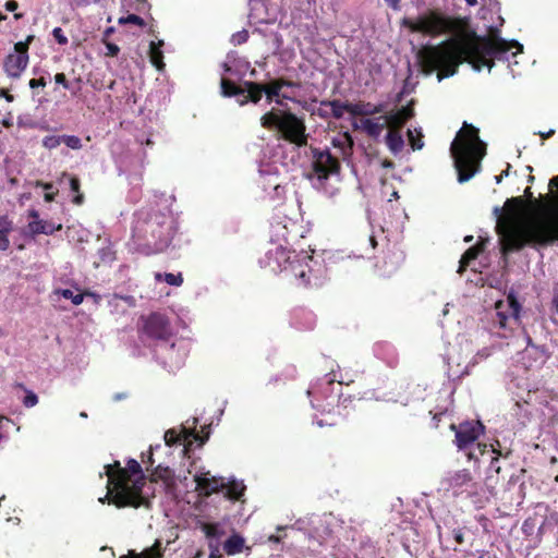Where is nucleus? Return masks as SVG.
Segmentation results:
<instances>
[{
	"instance_id": "obj_1",
	"label": "nucleus",
	"mask_w": 558,
	"mask_h": 558,
	"mask_svg": "<svg viewBox=\"0 0 558 558\" xmlns=\"http://www.w3.org/2000/svg\"><path fill=\"white\" fill-rule=\"evenodd\" d=\"M523 46L515 41H508L499 36L489 38H477L462 43L456 39L445 40L436 46H427L420 50L418 58L427 73L437 70V80L441 82L445 77L456 74L458 66L466 61L474 71L480 72L484 68L488 71L494 65V60H502L512 66L511 58L521 53ZM513 64H518L513 61Z\"/></svg>"
},
{
	"instance_id": "obj_2",
	"label": "nucleus",
	"mask_w": 558,
	"mask_h": 558,
	"mask_svg": "<svg viewBox=\"0 0 558 558\" xmlns=\"http://www.w3.org/2000/svg\"><path fill=\"white\" fill-rule=\"evenodd\" d=\"M505 205L508 208L505 216L500 215L498 207L494 209L498 216L496 230L504 253L520 250L529 243H546L553 239L550 223L542 217L526 215L519 198H510Z\"/></svg>"
},
{
	"instance_id": "obj_3",
	"label": "nucleus",
	"mask_w": 558,
	"mask_h": 558,
	"mask_svg": "<svg viewBox=\"0 0 558 558\" xmlns=\"http://www.w3.org/2000/svg\"><path fill=\"white\" fill-rule=\"evenodd\" d=\"M353 151V140L348 133H340L331 141V147L313 150V169L311 177L313 186L329 197L335 196L339 191V159L348 165L351 163Z\"/></svg>"
},
{
	"instance_id": "obj_4",
	"label": "nucleus",
	"mask_w": 558,
	"mask_h": 558,
	"mask_svg": "<svg viewBox=\"0 0 558 558\" xmlns=\"http://www.w3.org/2000/svg\"><path fill=\"white\" fill-rule=\"evenodd\" d=\"M262 264L272 272L286 271L293 275L300 284L304 286L319 284L324 275L323 264L313 258L308 252L302 251L295 254L282 243L271 245Z\"/></svg>"
},
{
	"instance_id": "obj_5",
	"label": "nucleus",
	"mask_w": 558,
	"mask_h": 558,
	"mask_svg": "<svg viewBox=\"0 0 558 558\" xmlns=\"http://www.w3.org/2000/svg\"><path fill=\"white\" fill-rule=\"evenodd\" d=\"M108 476V494L105 498H111V501L118 507L133 506L138 507L142 501V489L145 485V477L140 463L130 459L126 468L114 465L106 466Z\"/></svg>"
},
{
	"instance_id": "obj_6",
	"label": "nucleus",
	"mask_w": 558,
	"mask_h": 558,
	"mask_svg": "<svg viewBox=\"0 0 558 558\" xmlns=\"http://www.w3.org/2000/svg\"><path fill=\"white\" fill-rule=\"evenodd\" d=\"M458 181H469L480 168V162L486 154V145L478 136V130L464 123L450 147Z\"/></svg>"
},
{
	"instance_id": "obj_7",
	"label": "nucleus",
	"mask_w": 558,
	"mask_h": 558,
	"mask_svg": "<svg viewBox=\"0 0 558 558\" xmlns=\"http://www.w3.org/2000/svg\"><path fill=\"white\" fill-rule=\"evenodd\" d=\"M402 25L411 33H421L428 36L454 34L462 28L460 20L436 11H428L416 17H405L402 20Z\"/></svg>"
},
{
	"instance_id": "obj_8",
	"label": "nucleus",
	"mask_w": 558,
	"mask_h": 558,
	"mask_svg": "<svg viewBox=\"0 0 558 558\" xmlns=\"http://www.w3.org/2000/svg\"><path fill=\"white\" fill-rule=\"evenodd\" d=\"M171 219L165 215H153L147 219L138 217L133 227V236L145 240L147 245L154 244L156 251L168 245Z\"/></svg>"
},
{
	"instance_id": "obj_9",
	"label": "nucleus",
	"mask_w": 558,
	"mask_h": 558,
	"mask_svg": "<svg viewBox=\"0 0 558 558\" xmlns=\"http://www.w3.org/2000/svg\"><path fill=\"white\" fill-rule=\"evenodd\" d=\"M260 124L266 129L279 131L287 140L296 145H303L306 142L305 126L303 122L292 113L279 114L275 111H268L260 118Z\"/></svg>"
},
{
	"instance_id": "obj_10",
	"label": "nucleus",
	"mask_w": 558,
	"mask_h": 558,
	"mask_svg": "<svg viewBox=\"0 0 558 558\" xmlns=\"http://www.w3.org/2000/svg\"><path fill=\"white\" fill-rule=\"evenodd\" d=\"M190 351V344L185 339H170L160 344H155L157 359L170 372L181 368Z\"/></svg>"
},
{
	"instance_id": "obj_11",
	"label": "nucleus",
	"mask_w": 558,
	"mask_h": 558,
	"mask_svg": "<svg viewBox=\"0 0 558 558\" xmlns=\"http://www.w3.org/2000/svg\"><path fill=\"white\" fill-rule=\"evenodd\" d=\"M441 486L453 496L465 495L468 497L480 495L482 488L466 469L448 472L441 480Z\"/></svg>"
},
{
	"instance_id": "obj_12",
	"label": "nucleus",
	"mask_w": 558,
	"mask_h": 558,
	"mask_svg": "<svg viewBox=\"0 0 558 558\" xmlns=\"http://www.w3.org/2000/svg\"><path fill=\"white\" fill-rule=\"evenodd\" d=\"M221 94L225 97H236V101L240 106H244L248 101L254 104L258 102L264 94V87L262 84L254 82H245L243 87L236 86L228 78H221Z\"/></svg>"
},
{
	"instance_id": "obj_13",
	"label": "nucleus",
	"mask_w": 558,
	"mask_h": 558,
	"mask_svg": "<svg viewBox=\"0 0 558 558\" xmlns=\"http://www.w3.org/2000/svg\"><path fill=\"white\" fill-rule=\"evenodd\" d=\"M258 185L272 201H280L284 194V186L279 177V168L276 163H260L258 170Z\"/></svg>"
},
{
	"instance_id": "obj_14",
	"label": "nucleus",
	"mask_w": 558,
	"mask_h": 558,
	"mask_svg": "<svg viewBox=\"0 0 558 558\" xmlns=\"http://www.w3.org/2000/svg\"><path fill=\"white\" fill-rule=\"evenodd\" d=\"M33 36H28L25 41H19L14 45L13 51L3 60V71L12 80H17L28 65V45Z\"/></svg>"
},
{
	"instance_id": "obj_15",
	"label": "nucleus",
	"mask_w": 558,
	"mask_h": 558,
	"mask_svg": "<svg viewBox=\"0 0 558 558\" xmlns=\"http://www.w3.org/2000/svg\"><path fill=\"white\" fill-rule=\"evenodd\" d=\"M142 333L160 344L172 339V329L169 319L159 313H153L144 319Z\"/></svg>"
},
{
	"instance_id": "obj_16",
	"label": "nucleus",
	"mask_w": 558,
	"mask_h": 558,
	"mask_svg": "<svg viewBox=\"0 0 558 558\" xmlns=\"http://www.w3.org/2000/svg\"><path fill=\"white\" fill-rule=\"evenodd\" d=\"M263 87L268 104L283 107L287 100L294 101L298 96V86L283 80L271 81Z\"/></svg>"
},
{
	"instance_id": "obj_17",
	"label": "nucleus",
	"mask_w": 558,
	"mask_h": 558,
	"mask_svg": "<svg viewBox=\"0 0 558 558\" xmlns=\"http://www.w3.org/2000/svg\"><path fill=\"white\" fill-rule=\"evenodd\" d=\"M496 316L500 328L512 327L519 324L521 306L515 295L510 292L506 300L496 302Z\"/></svg>"
},
{
	"instance_id": "obj_18",
	"label": "nucleus",
	"mask_w": 558,
	"mask_h": 558,
	"mask_svg": "<svg viewBox=\"0 0 558 558\" xmlns=\"http://www.w3.org/2000/svg\"><path fill=\"white\" fill-rule=\"evenodd\" d=\"M194 490L199 496L208 497L218 493L225 487L226 478L222 476H214L209 471L198 470L193 475Z\"/></svg>"
},
{
	"instance_id": "obj_19",
	"label": "nucleus",
	"mask_w": 558,
	"mask_h": 558,
	"mask_svg": "<svg viewBox=\"0 0 558 558\" xmlns=\"http://www.w3.org/2000/svg\"><path fill=\"white\" fill-rule=\"evenodd\" d=\"M451 428L456 430V444L459 449L469 448L484 432V426L480 421L464 422L458 427L451 425Z\"/></svg>"
},
{
	"instance_id": "obj_20",
	"label": "nucleus",
	"mask_w": 558,
	"mask_h": 558,
	"mask_svg": "<svg viewBox=\"0 0 558 558\" xmlns=\"http://www.w3.org/2000/svg\"><path fill=\"white\" fill-rule=\"evenodd\" d=\"M28 218L31 219L27 223V231L33 236L38 234L50 235L56 231L62 229L61 223H54L52 221L44 220L39 217V214L35 209L28 210Z\"/></svg>"
},
{
	"instance_id": "obj_21",
	"label": "nucleus",
	"mask_w": 558,
	"mask_h": 558,
	"mask_svg": "<svg viewBox=\"0 0 558 558\" xmlns=\"http://www.w3.org/2000/svg\"><path fill=\"white\" fill-rule=\"evenodd\" d=\"M248 19L253 24H268L276 20V10L269 8L264 0H250Z\"/></svg>"
},
{
	"instance_id": "obj_22",
	"label": "nucleus",
	"mask_w": 558,
	"mask_h": 558,
	"mask_svg": "<svg viewBox=\"0 0 558 558\" xmlns=\"http://www.w3.org/2000/svg\"><path fill=\"white\" fill-rule=\"evenodd\" d=\"M196 424V420L193 421L192 426H182L179 430L177 429H169L165 433L163 439L168 446L174 445V444H181L189 441L190 444L193 440L199 439V436L195 434L194 427Z\"/></svg>"
},
{
	"instance_id": "obj_23",
	"label": "nucleus",
	"mask_w": 558,
	"mask_h": 558,
	"mask_svg": "<svg viewBox=\"0 0 558 558\" xmlns=\"http://www.w3.org/2000/svg\"><path fill=\"white\" fill-rule=\"evenodd\" d=\"M413 109L410 105L401 107L396 111L388 112L384 116L385 123L391 129H399L409 119L413 117Z\"/></svg>"
},
{
	"instance_id": "obj_24",
	"label": "nucleus",
	"mask_w": 558,
	"mask_h": 558,
	"mask_svg": "<svg viewBox=\"0 0 558 558\" xmlns=\"http://www.w3.org/2000/svg\"><path fill=\"white\" fill-rule=\"evenodd\" d=\"M154 478L161 480L170 493L174 495L182 493V490L179 488V484L177 483V478H174L173 473L169 468H158L154 474ZM178 482L181 484L183 481L178 478Z\"/></svg>"
},
{
	"instance_id": "obj_25",
	"label": "nucleus",
	"mask_w": 558,
	"mask_h": 558,
	"mask_svg": "<svg viewBox=\"0 0 558 558\" xmlns=\"http://www.w3.org/2000/svg\"><path fill=\"white\" fill-rule=\"evenodd\" d=\"M381 119L384 118L362 119L360 122H353L352 125L354 129L362 130L368 136L378 137L381 134L385 125L383 122H380Z\"/></svg>"
},
{
	"instance_id": "obj_26",
	"label": "nucleus",
	"mask_w": 558,
	"mask_h": 558,
	"mask_svg": "<svg viewBox=\"0 0 558 558\" xmlns=\"http://www.w3.org/2000/svg\"><path fill=\"white\" fill-rule=\"evenodd\" d=\"M295 234H292V230L289 229L287 223L276 222L271 226V245L282 243L288 244Z\"/></svg>"
},
{
	"instance_id": "obj_27",
	"label": "nucleus",
	"mask_w": 558,
	"mask_h": 558,
	"mask_svg": "<svg viewBox=\"0 0 558 558\" xmlns=\"http://www.w3.org/2000/svg\"><path fill=\"white\" fill-rule=\"evenodd\" d=\"M383 111V106L373 105L371 102H350L349 113L352 116H373L376 113H380Z\"/></svg>"
},
{
	"instance_id": "obj_28",
	"label": "nucleus",
	"mask_w": 558,
	"mask_h": 558,
	"mask_svg": "<svg viewBox=\"0 0 558 558\" xmlns=\"http://www.w3.org/2000/svg\"><path fill=\"white\" fill-rule=\"evenodd\" d=\"M222 489L226 490V497L228 499L240 500L241 497L244 495L246 486L244 485L243 481L230 477L226 480V484Z\"/></svg>"
},
{
	"instance_id": "obj_29",
	"label": "nucleus",
	"mask_w": 558,
	"mask_h": 558,
	"mask_svg": "<svg viewBox=\"0 0 558 558\" xmlns=\"http://www.w3.org/2000/svg\"><path fill=\"white\" fill-rule=\"evenodd\" d=\"M162 46H163V40L150 41V44H149V59H150L151 64L158 71H162L165 68L163 53L161 50Z\"/></svg>"
},
{
	"instance_id": "obj_30",
	"label": "nucleus",
	"mask_w": 558,
	"mask_h": 558,
	"mask_svg": "<svg viewBox=\"0 0 558 558\" xmlns=\"http://www.w3.org/2000/svg\"><path fill=\"white\" fill-rule=\"evenodd\" d=\"M13 230V222L8 216L0 217V251H7L10 247L9 234Z\"/></svg>"
},
{
	"instance_id": "obj_31",
	"label": "nucleus",
	"mask_w": 558,
	"mask_h": 558,
	"mask_svg": "<svg viewBox=\"0 0 558 558\" xmlns=\"http://www.w3.org/2000/svg\"><path fill=\"white\" fill-rule=\"evenodd\" d=\"M245 541L240 534H232L225 543L223 550L227 555H236L244 548Z\"/></svg>"
},
{
	"instance_id": "obj_32",
	"label": "nucleus",
	"mask_w": 558,
	"mask_h": 558,
	"mask_svg": "<svg viewBox=\"0 0 558 558\" xmlns=\"http://www.w3.org/2000/svg\"><path fill=\"white\" fill-rule=\"evenodd\" d=\"M386 144L390 151L397 155L403 149L404 141L398 131L391 130L386 136Z\"/></svg>"
},
{
	"instance_id": "obj_33",
	"label": "nucleus",
	"mask_w": 558,
	"mask_h": 558,
	"mask_svg": "<svg viewBox=\"0 0 558 558\" xmlns=\"http://www.w3.org/2000/svg\"><path fill=\"white\" fill-rule=\"evenodd\" d=\"M350 102H342L340 100L323 101L322 107L328 108L331 116L336 119L343 117L345 112H349Z\"/></svg>"
},
{
	"instance_id": "obj_34",
	"label": "nucleus",
	"mask_w": 558,
	"mask_h": 558,
	"mask_svg": "<svg viewBox=\"0 0 558 558\" xmlns=\"http://www.w3.org/2000/svg\"><path fill=\"white\" fill-rule=\"evenodd\" d=\"M199 529L206 538L221 539L225 535V531L219 523L201 522Z\"/></svg>"
},
{
	"instance_id": "obj_35",
	"label": "nucleus",
	"mask_w": 558,
	"mask_h": 558,
	"mask_svg": "<svg viewBox=\"0 0 558 558\" xmlns=\"http://www.w3.org/2000/svg\"><path fill=\"white\" fill-rule=\"evenodd\" d=\"M155 278L157 281H166L169 286H173V287H180L183 282V278H182V275L180 272L178 274H171V272H167V274H156L155 275Z\"/></svg>"
},
{
	"instance_id": "obj_36",
	"label": "nucleus",
	"mask_w": 558,
	"mask_h": 558,
	"mask_svg": "<svg viewBox=\"0 0 558 558\" xmlns=\"http://www.w3.org/2000/svg\"><path fill=\"white\" fill-rule=\"evenodd\" d=\"M125 303L128 307H134L136 305L135 298L132 295H119L112 294L108 299V306H113V304Z\"/></svg>"
},
{
	"instance_id": "obj_37",
	"label": "nucleus",
	"mask_w": 558,
	"mask_h": 558,
	"mask_svg": "<svg viewBox=\"0 0 558 558\" xmlns=\"http://www.w3.org/2000/svg\"><path fill=\"white\" fill-rule=\"evenodd\" d=\"M408 138L413 149H421L424 145L422 141V132L418 129H409Z\"/></svg>"
},
{
	"instance_id": "obj_38",
	"label": "nucleus",
	"mask_w": 558,
	"mask_h": 558,
	"mask_svg": "<svg viewBox=\"0 0 558 558\" xmlns=\"http://www.w3.org/2000/svg\"><path fill=\"white\" fill-rule=\"evenodd\" d=\"M478 252L480 248L477 246L470 247L461 257L459 271H462L466 266H469L471 260L476 258Z\"/></svg>"
},
{
	"instance_id": "obj_39",
	"label": "nucleus",
	"mask_w": 558,
	"mask_h": 558,
	"mask_svg": "<svg viewBox=\"0 0 558 558\" xmlns=\"http://www.w3.org/2000/svg\"><path fill=\"white\" fill-rule=\"evenodd\" d=\"M62 143H64L69 148L78 150L82 148V141L76 135H62Z\"/></svg>"
},
{
	"instance_id": "obj_40",
	"label": "nucleus",
	"mask_w": 558,
	"mask_h": 558,
	"mask_svg": "<svg viewBox=\"0 0 558 558\" xmlns=\"http://www.w3.org/2000/svg\"><path fill=\"white\" fill-rule=\"evenodd\" d=\"M58 293L62 295L64 299L71 300L74 305L82 304L84 300V294H74V292L70 289L60 290Z\"/></svg>"
},
{
	"instance_id": "obj_41",
	"label": "nucleus",
	"mask_w": 558,
	"mask_h": 558,
	"mask_svg": "<svg viewBox=\"0 0 558 558\" xmlns=\"http://www.w3.org/2000/svg\"><path fill=\"white\" fill-rule=\"evenodd\" d=\"M61 143H62V136H57V135H48V136H45L43 140L44 147H46L48 149H53V148L58 147Z\"/></svg>"
},
{
	"instance_id": "obj_42",
	"label": "nucleus",
	"mask_w": 558,
	"mask_h": 558,
	"mask_svg": "<svg viewBox=\"0 0 558 558\" xmlns=\"http://www.w3.org/2000/svg\"><path fill=\"white\" fill-rule=\"evenodd\" d=\"M119 24H128V23H132V24H135V25H138V26H144L145 25V22L144 20L136 15V14H129L126 16H122L119 19Z\"/></svg>"
},
{
	"instance_id": "obj_43",
	"label": "nucleus",
	"mask_w": 558,
	"mask_h": 558,
	"mask_svg": "<svg viewBox=\"0 0 558 558\" xmlns=\"http://www.w3.org/2000/svg\"><path fill=\"white\" fill-rule=\"evenodd\" d=\"M38 403V397L33 391H27L26 396L24 397L23 404L26 408H33Z\"/></svg>"
},
{
	"instance_id": "obj_44",
	"label": "nucleus",
	"mask_w": 558,
	"mask_h": 558,
	"mask_svg": "<svg viewBox=\"0 0 558 558\" xmlns=\"http://www.w3.org/2000/svg\"><path fill=\"white\" fill-rule=\"evenodd\" d=\"M52 35H53L54 39L58 41V44H60V45L68 44V38L65 37V35L63 34V31L60 27H54L52 31Z\"/></svg>"
},
{
	"instance_id": "obj_45",
	"label": "nucleus",
	"mask_w": 558,
	"mask_h": 558,
	"mask_svg": "<svg viewBox=\"0 0 558 558\" xmlns=\"http://www.w3.org/2000/svg\"><path fill=\"white\" fill-rule=\"evenodd\" d=\"M247 38H248V34L246 31L238 32L232 35V43L240 45V44L245 43L247 40Z\"/></svg>"
},
{
	"instance_id": "obj_46",
	"label": "nucleus",
	"mask_w": 558,
	"mask_h": 558,
	"mask_svg": "<svg viewBox=\"0 0 558 558\" xmlns=\"http://www.w3.org/2000/svg\"><path fill=\"white\" fill-rule=\"evenodd\" d=\"M106 49H107L106 54L107 56H111V57L117 56L119 53V51H120V48L116 44H113V43H107L106 44Z\"/></svg>"
},
{
	"instance_id": "obj_47",
	"label": "nucleus",
	"mask_w": 558,
	"mask_h": 558,
	"mask_svg": "<svg viewBox=\"0 0 558 558\" xmlns=\"http://www.w3.org/2000/svg\"><path fill=\"white\" fill-rule=\"evenodd\" d=\"M28 85L32 89H35L37 87H45L46 86V81L45 78H38V80H35V78H32L29 82H28Z\"/></svg>"
},
{
	"instance_id": "obj_48",
	"label": "nucleus",
	"mask_w": 558,
	"mask_h": 558,
	"mask_svg": "<svg viewBox=\"0 0 558 558\" xmlns=\"http://www.w3.org/2000/svg\"><path fill=\"white\" fill-rule=\"evenodd\" d=\"M54 82L57 84L62 85L64 88H69V84H68L65 75L63 73H57L54 75Z\"/></svg>"
},
{
	"instance_id": "obj_49",
	"label": "nucleus",
	"mask_w": 558,
	"mask_h": 558,
	"mask_svg": "<svg viewBox=\"0 0 558 558\" xmlns=\"http://www.w3.org/2000/svg\"><path fill=\"white\" fill-rule=\"evenodd\" d=\"M235 61V59L228 58V61L223 63V70L226 73H233V63Z\"/></svg>"
},
{
	"instance_id": "obj_50",
	"label": "nucleus",
	"mask_w": 558,
	"mask_h": 558,
	"mask_svg": "<svg viewBox=\"0 0 558 558\" xmlns=\"http://www.w3.org/2000/svg\"><path fill=\"white\" fill-rule=\"evenodd\" d=\"M207 539V543H208V548L209 549H220V539H216V538H206Z\"/></svg>"
},
{
	"instance_id": "obj_51",
	"label": "nucleus",
	"mask_w": 558,
	"mask_h": 558,
	"mask_svg": "<svg viewBox=\"0 0 558 558\" xmlns=\"http://www.w3.org/2000/svg\"><path fill=\"white\" fill-rule=\"evenodd\" d=\"M70 187L72 192L77 193L80 189V181L76 178H70Z\"/></svg>"
},
{
	"instance_id": "obj_52",
	"label": "nucleus",
	"mask_w": 558,
	"mask_h": 558,
	"mask_svg": "<svg viewBox=\"0 0 558 558\" xmlns=\"http://www.w3.org/2000/svg\"><path fill=\"white\" fill-rule=\"evenodd\" d=\"M113 254L111 252H106V251H102L101 252V260L102 262H106V263H109V262H112L113 260Z\"/></svg>"
},
{
	"instance_id": "obj_53",
	"label": "nucleus",
	"mask_w": 558,
	"mask_h": 558,
	"mask_svg": "<svg viewBox=\"0 0 558 558\" xmlns=\"http://www.w3.org/2000/svg\"><path fill=\"white\" fill-rule=\"evenodd\" d=\"M0 97L4 98L8 102H12L14 97L10 95L7 90L0 88Z\"/></svg>"
},
{
	"instance_id": "obj_54",
	"label": "nucleus",
	"mask_w": 558,
	"mask_h": 558,
	"mask_svg": "<svg viewBox=\"0 0 558 558\" xmlns=\"http://www.w3.org/2000/svg\"><path fill=\"white\" fill-rule=\"evenodd\" d=\"M384 1L393 10L400 9V0H384Z\"/></svg>"
},
{
	"instance_id": "obj_55",
	"label": "nucleus",
	"mask_w": 558,
	"mask_h": 558,
	"mask_svg": "<svg viewBox=\"0 0 558 558\" xmlns=\"http://www.w3.org/2000/svg\"><path fill=\"white\" fill-rule=\"evenodd\" d=\"M222 557V554L220 551V549H209V555H208V558H221Z\"/></svg>"
},
{
	"instance_id": "obj_56",
	"label": "nucleus",
	"mask_w": 558,
	"mask_h": 558,
	"mask_svg": "<svg viewBox=\"0 0 558 558\" xmlns=\"http://www.w3.org/2000/svg\"><path fill=\"white\" fill-rule=\"evenodd\" d=\"M5 9L10 12H13L17 9V3L15 1H8L5 3Z\"/></svg>"
},
{
	"instance_id": "obj_57",
	"label": "nucleus",
	"mask_w": 558,
	"mask_h": 558,
	"mask_svg": "<svg viewBox=\"0 0 558 558\" xmlns=\"http://www.w3.org/2000/svg\"><path fill=\"white\" fill-rule=\"evenodd\" d=\"M44 198L46 202H52L54 198V194L52 192H46Z\"/></svg>"
},
{
	"instance_id": "obj_58",
	"label": "nucleus",
	"mask_w": 558,
	"mask_h": 558,
	"mask_svg": "<svg viewBox=\"0 0 558 558\" xmlns=\"http://www.w3.org/2000/svg\"><path fill=\"white\" fill-rule=\"evenodd\" d=\"M490 352L488 349H484L483 351L481 352H477V355L481 356V359H485L487 356H489Z\"/></svg>"
},
{
	"instance_id": "obj_59",
	"label": "nucleus",
	"mask_w": 558,
	"mask_h": 558,
	"mask_svg": "<svg viewBox=\"0 0 558 558\" xmlns=\"http://www.w3.org/2000/svg\"><path fill=\"white\" fill-rule=\"evenodd\" d=\"M376 246V241L374 236H369L368 239V248H374Z\"/></svg>"
},
{
	"instance_id": "obj_60",
	"label": "nucleus",
	"mask_w": 558,
	"mask_h": 558,
	"mask_svg": "<svg viewBox=\"0 0 558 558\" xmlns=\"http://www.w3.org/2000/svg\"><path fill=\"white\" fill-rule=\"evenodd\" d=\"M40 186H43V189L46 190L47 192H50V190L52 189L51 183H40Z\"/></svg>"
},
{
	"instance_id": "obj_61",
	"label": "nucleus",
	"mask_w": 558,
	"mask_h": 558,
	"mask_svg": "<svg viewBox=\"0 0 558 558\" xmlns=\"http://www.w3.org/2000/svg\"><path fill=\"white\" fill-rule=\"evenodd\" d=\"M87 295L94 298L96 303H98L100 301V295H98L96 293H87Z\"/></svg>"
},
{
	"instance_id": "obj_62",
	"label": "nucleus",
	"mask_w": 558,
	"mask_h": 558,
	"mask_svg": "<svg viewBox=\"0 0 558 558\" xmlns=\"http://www.w3.org/2000/svg\"><path fill=\"white\" fill-rule=\"evenodd\" d=\"M82 201H83V196L81 194L76 195L74 198V203H76L78 205L82 203Z\"/></svg>"
},
{
	"instance_id": "obj_63",
	"label": "nucleus",
	"mask_w": 558,
	"mask_h": 558,
	"mask_svg": "<svg viewBox=\"0 0 558 558\" xmlns=\"http://www.w3.org/2000/svg\"><path fill=\"white\" fill-rule=\"evenodd\" d=\"M381 165H383L384 168H392V166H393V163L391 161H387V160L383 161Z\"/></svg>"
},
{
	"instance_id": "obj_64",
	"label": "nucleus",
	"mask_w": 558,
	"mask_h": 558,
	"mask_svg": "<svg viewBox=\"0 0 558 558\" xmlns=\"http://www.w3.org/2000/svg\"><path fill=\"white\" fill-rule=\"evenodd\" d=\"M550 185H558V177L550 180Z\"/></svg>"
}]
</instances>
